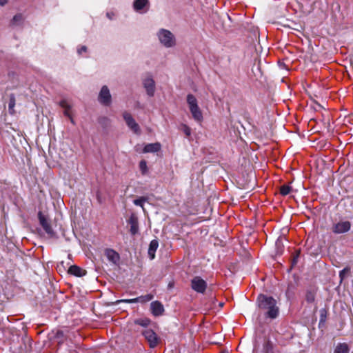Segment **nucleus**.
Here are the masks:
<instances>
[{
    "instance_id": "obj_17",
    "label": "nucleus",
    "mask_w": 353,
    "mask_h": 353,
    "mask_svg": "<svg viewBox=\"0 0 353 353\" xmlns=\"http://www.w3.org/2000/svg\"><path fill=\"white\" fill-rule=\"evenodd\" d=\"M68 273L77 276H82L85 274L86 272L79 266L72 265L69 268Z\"/></svg>"
},
{
    "instance_id": "obj_14",
    "label": "nucleus",
    "mask_w": 353,
    "mask_h": 353,
    "mask_svg": "<svg viewBox=\"0 0 353 353\" xmlns=\"http://www.w3.org/2000/svg\"><path fill=\"white\" fill-rule=\"evenodd\" d=\"M161 145L159 143H148L145 145L143 152L144 153L157 152L161 150Z\"/></svg>"
},
{
    "instance_id": "obj_20",
    "label": "nucleus",
    "mask_w": 353,
    "mask_h": 353,
    "mask_svg": "<svg viewBox=\"0 0 353 353\" xmlns=\"http://www.w3.org/2000/svg\"><path fill=\"white\" fill-rule=\"evenodd\" d=\"M148 3V0H136L134 3V8L137 11H141Z\"/></svg>"
},
{
    "instance_id": "obj_13",
    "label": "nucleus",
    "mask_w": 353,
    "mask_h": 353,
    "mask_svg": "<svg viewBox=\"0 0 353 353\" xmlns=\"http://www.w3.org/2000/svg\"><path fill=\"white\" fill-rule=\"evenodd\" d=\"M150 309L153 315L160 316L164 312L163 305L159 301H153L150 303Z\"/></svg>"
},
{
    "instance_id": "obj_25",
    "label": "nucleus",
    "mask_w": 353,
    "mask_h": 353,
    "mask_svg": "<svg viewBox=\"0 0 353 353\" xmlns=\"http://www.w3.org/2000/svg\"><path fill=\"white\" fill-rule=\"evenodd\" d=\"M183 131L187 137H190L191 135V129L187 125H183Z\"/></svg>"
},
{
    "instance_id": "obj_32",
    "label": "nucleus",
    "mask_w": 353,
    "mask_h": 353,
    "mask_svg": "<svg viewBox=\"0 0 353 353\" xmlns=\"http://www.w3.org/2000/svg\"><path fill=\"white\" fill-rule=\"evenodd\" d=\"M107 16L110 18V19H112L111 17H110V14L109 13H107Z\"/></svg>"
},
{
    "instance_id": "obj_28",
    "label": "nucleus",
    "mask_w": 353,
    "mask_h": 353,
    "mask_svg": "<svg viewBox=\"0 0 353 353\" xmlns=\"http://www.w3.org/2000/svg\"><path fill=\"white\" fill-rule=\"evenodd\" d=\"M21 19V15H16L14 17L13 20L14 22H16L17 21L20 20Z\"/></svg>"
},
{
    "instance_id": "obj_16",
    "label": "nucleus",
    "mask_w": 353,
    "mask_h": 353,
    "mask_svg": "<svg viewBox=\"0 0 353 353\" xmlns=\"http://www.w3.org/2000/svg\"><path fill=\"white\" fill-rule=\"evenodd\" d=\"M159 247V243L157 240L151 241L149 248H148V255L151 260L154 259L155 257V252Z\"/></svg>"
},
{
    "instance_id": "obj_3",
    "label": "nucleus",
    "mask_w": 353,
    "mask_h": 353,
    "mask_svg": "<svg viewBox=\"0 0 353 353\" xmlns=\"http://www.w3.org/2000/svg\"><path fill=\"white\" fill-rule=\"evenodd\" d=\"M157 36L160 43L165 48H172L176 44L174 34L168 30L161 29Z\"/></svg>"
},
{
    "instance_id": "obj_4",
    "label": "nucleus",
    "mask_w": 353,
    "mask_h": 353,
    "mask_svg": "<svg viewBox=\"0 0 353 353\" xmlns=\"http://www.w3.org/2000/svg\"><path fill=\"white\" fill-rule=\"evenodd\" d=\"M38 218L39 220V223L42 226L43 229L48 234L50 237H53L55 236V232L52 229L48 219L47 217L43 214L41 212L38 213Z\"/></svg>"
},
{
    "instance_id": "obj_27",
    "label": "nucleus",
    "mask_w": 353,
    "mask_h": 353,
    "mask_svg": "<svg viewBox=\"0 0 353 353\" xmlns=\"http://www.w3.org/2000/svg\"><path fill=\"white\" fill-rule=\"evenodd\" d=\"M87 48L85 46H82L81 48L78 49V53L81 54L83 52H86Z\"/></svg>"
},
{
    "instance_id": "obj_6",
    "label": "nucleus",
    "mask_w": 353,
    "mask_h": 353,
    "mask_svg": "<svg viewBox=\"0 0 353 353\" xmlns=\"http://www.w3.org/2000/svg\"><path fill=\"white\" fill-rule=\"evenodd\" d=\"M152 299H153V295L148 294L140 296L134 298V299L117 300L115 302V303L119 304L120 303H140L143 304V303L150 301Z\"/></svg>"
},
{
    "instance_id": "obj_10",
    "label": "nucleus",
    "mask_w": 353,
    "mask_h": 353,
    "mask_svg": "<svg viewBox=\"0 0 353 353\" xmlns=\"http://www.w3.org/2000/svg\"><path fill=\"white\" fill-rule=\"evenodd\" d=\"M143 334L149 343L150 347H154L157 345L159 338L152 330L147 329L143 331Z\"/></svg>"
},
{
    "instance_id": "obj_11",
    "label": "nucleus",
    "mask_w": 353,
    "mask_h": 353,
    "mask_svg": "<svg viewBox=\"0 0 353 353\" xmlns=\"http://www.w3.org/2000/svg\"><path fill=\"white\" fill-rule=\"evenodd\" d=\"M143 85L146 90L147 94L152 97L155 92L154 81L151 77H147L143 80Z\"/></svg>"
},
{
    "instance_id": "obj_24",
    "label": "nucleus",
    "mask_w": 353,
    "mask_h": 353,
    "mask_svg": "<svg viewBox=\"0 0 353 353\" xmlns=\"http://www.w3.org/2000/svg\"><path fill=\"white\" fill-rule=\"evenodd\" d=\"M145 199L143 197L134 200V204L138 206L143 207V204Z\"/></svg>"
},
{
    "instance_id": "obj_19",
    "label": "nucleus",
    "mask_w": 353,
    "mask_h": 353,
    "mask_svg": "<svg viewBox=\"0 0 353 353\" xmlns=\"http://www.w3.org/2000/svg\"><path fill=\"white\" fill-rule=\"evenodd\" d=\"M349 345L345 343H339L334 351V353H349Z\"/></svg>"
},
{
    "instance_id": "obj_29",
    "label": "nucleus",
    "mask_w": 353,
    "mask_h": 353,
    "mask_svg": "<svg viewBox=\"0 0 353 353\" xmlns=\"http://www.w3.org/2000/svg\"><path fill=\"white\" fill-rule=\"evenodd\" d=\"M8 0H0V5L3 6L8 3Z\"/></svg>"
},
{
    "instance_id": "obj_22",
    "label": "nucleus",
    "mask_w": 353,
    "mask_h": 353,
    "mask_svg": "<svg viewBox=\"0 0 353 353\" xmlns=\"http://www.w3.org/2000/svg\"><path fill=\"white\" fill-rule=\"evenodd\" d=\"M291 187L288 185H283L280 188V193L283 196H286L291 192Z\"/></svg>"
},
{
    "instance_id": "obj_12",
    "label": "nucleus",
    "mask_w": 353,
    "mask_h": 353,
    "mask_svg": "<svg viewBox=\"0 0 353 353\" xmlns=\"http://www.w3.org/2000/svg\"><path fill=\"white\" fill-rule=\"evenodd\" d=\"M105 255L108 260L113 264H117L119 261V254L112 249L105 250Z\"/></svg>"
},
{
    "instance_id": "obj_15",
    "label": "nucleus",
    "mask_w": 353,
    "mask_h": 353,
    "mask_svg": "<svg viewBox=\"0 0 353 353\" xmlns=\"http://www.w3.org/2000/svg\"><path fill=\"white\" fill-rule=\"evenodd\" d=\"M129 224L130 225V232L132 234H136L139 231V225L137 218L132 215L129 219Z\"/></svg>"
},
{
    "instance_id": "obj_8",
    "label": "nucleus",
    "mask_w": 353,
    "mask_h": 353,
    "mask_svg": "<svg viewBox=\"0 0 353 353\" xmlns=\"http://www.w3.org/2000/svg\"><path fill=\"white\" fill-rule=\"evenodd\" d=\"M99 101L101 103L108 105L111 103V94L109 89L106 85L102 87L99 94Z\"/></svg>"
},
{
    "instance_id": "obj_30",
    "label": "nucleus",
    "mask_w": 353,
    "mask_h": 353,
    "mask_svg": "<svg viewBox=\"0 0 353 353\" xmlns=\"http://www.w3.org/2000/svg\"><path fill=\"white\" fill-rule=\"evenodd\" d=\"M14 105V101H10V103H9V108H12Z\"/></svg>"
},
{
    "instance_id": "obj_2",
    "label": "nucleus",
    "mask_w": 353,
    "mask_h": 353,
    "mask_svg": "<svg viewBox=\"0 0 353 353\" xmlns=\"http://www.w3.org/2000/svg\"><path fill=\"white\" fill-rule=\"evenodd\" d=\"M188 108L194 121L201 123L203 120V112L199 106L196 98L192 94H188L186 97Z\"/></svg>"
},
{
    "instance_id": "obj_5",
    "label": "nucleus",
    "mask_w": 353,
    "mask_h": 353,
    "mask_svg": "<svg viewBox=\"0 0 353 353\" xmlns=\"http://www.w3.org/2000/svg\"><path fill=\"white\" fill-rule=\"evenodd\" d=\"M192 288L198 293H203L207 288L205 281L199 276H195L191 281Z\"/></svg>"
},
{
    "instance_id": "obj_7",
    "label": "nucleus",
    "mask_w": 353,
    "mask_h": 353,
    "mask_svg": "<svg viewBox=\"0 0 353 353\" xmlns=\"http://www.w3.org/2000/svg\"><path fill=\"white\" fill-rule=\"evenodd\" d=\"M123 119L128 126L136 134H140V128L137 123L132 118V115L128 112H124Z\"/></svg>"
},
{
    "instance_id": "obj_31",
    "label": "nucleus",
    "mask_w": 353,
    "mask_h": 353,
    "mask_svg": "<svg viewBox=\"0 0 353 353\" xmlns=\"http://www.w3.org/2000/svg\"><path fill=\"white\" fill-rule=\"evenodd\" d=\"M68 118L70 119V122H71L72 124H75L74 121V119H73V118H72V115L70 116V117H68Z\"/></svg>"
},
{
    "instance_id": "obj_18",
    "label": "nucleus",
    "mask_w": 353,
    "mask_h": 353,
    "mask_svg": "<svg viewBox=\"0 0 353 353\" xmlns=\"http://www.w3.org/2000/svg\"><path fill=\"white\" fill-rule=\"evenodd\" d=\"M60 105L64 109V115L67 117H70L72 115L70 112L71 104L67 100H62L60 101Z\"/></svg>"
},
{
    "instance_id": "obj_26",
    "label": "nucleus",
    "mask_w": 353,
    "mask_h": 353,
    "mask_svg": "<svg viewBox=\"0 0 353 353\" xmlns=\"http://www.w3.org/2000/svg\"><path fill=\"white\" fill-rule=\"evenodd\" d=\"M347 271H348V270H347V269H346V268H345V269H343V270H341V271L340 272V273H339V276H340V277H341V279H343V278H344V276H345V272H346Z\"/></svg>"
},
{
    "instance_id": "obj_23",
    "label": "nucleus",
    "mask_w": 353,
    "mask_h": 353,
    "mask_svg": "<svg viewBox=\"0 0 353 353\" xmlns=\"http://www.w3.org/2000/svg\"><path fill=\"white\" fill-rule=\"evenodd\" d=\"M139 168L142 174H145L148 171L147 163L145 161L142 160L139 163Z\"/></svg>"
},
{
    "instance_id": "obj_9",
    "label": "nucleus",
    "mask_w": 353,
    "mask_h": 353,
    "mask_svg": "<svg viewBox=\"0 0 353 353\" xmlns=\"http://www.w3.org/2000/svg\"><path fill=\"white\" fill-rule=\"evenodd\" d=\"M351 223L350 221H341L334 224L332 227V232L335 234H342L350 230Z\"/></svg>"
},
{
    "instance_id": "obj_21",
    "label": "nucleus",
    "mask_w": 353,
    "mask_h": 353,
    "mask_svg": "<svg viewBox=\"0 0 353 353\" xmlns=\"http://www.w3.org/2000/svg\"><path fill=\"white\" fill-rule=\"evenodd\" d=\"M150 323V321L148 318L139 319L134 321L135 324L139 325L142 327H147Z\"/></svg>"
},
{
    "instance_id": "obj_1",
    "label": "nucleus",
    "mask_w": 353,
    "mask_h": 353,
    "mask_svg": "<svg viewBox=\"0 0 353 353\" xmlns=\"http://www.w3.org/2000/svg\"><path fill=\"white\" fill-rule=\"evenodd\" d=\"M257 302L259 308L266 311L265 314L268 317L275 319L278 316L279 309L274 298L260 294L258 296Z\"/></svg>"
}]
</instances>
